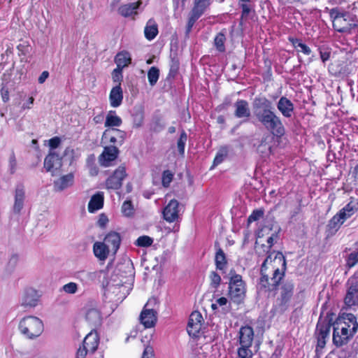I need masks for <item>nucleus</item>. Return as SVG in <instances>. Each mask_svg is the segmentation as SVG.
Segmentation results:
<instances>
[{"label": "nucleus", "mask_w": 358, "mask_h": 358, "mask_svg": "<svg viewBox=\"0 0 358 358\" xmlns=\"http://www.w3.org/2000/svg\"><path fill=\"white\" fill-rule=\"evenodd\" d=\"M229 282V297L235 303L240 304L245 298L246 287L242 276L231 271Z\"/></svg>", "instance_id": "6e6552de"}, {"label": "nucleus", "mask_w": 358, "mask_h": 358, "mask_svg": "<svg viewBox=\"0 0 358 358\" xmlns=\"http://www.w3.org/2000/svg\"><path fill=\"white\" fill-rule=\"evenodd\" d=\"M110 251L103 242H96L94 243V254L101 261H104L107 259Z\"/></svg>", "instance_id": "7c9ffc66"}, {"label": "nucleus", "mask_w": 358, "mask_h": 358, "mask_svg": "<svg viewBox=\"0 0 358 358\" xmlns=\"http://www.w3.org/2000/svg\"><path fill=\"white\" fill-rule=\"evenodd\" d=\"M83 274L85 275V277L87 280H94L99 275V272L98 271L87 272V273L83 272Z\"/></svg>", "instance_id": "338daca9"}, {"label": "nucleus", "mask_w": 358, "mask_h": 358, "mask_svg": "<svg viewBox=\"0 0 358 358\" xmlns=\"http://www.w3.org/2000/svg\"><path fill=\"white\" fill-rule=\"evenodd\" d=\"M215 262L217 269L223 270L227 264L226 255L222 248H219L215 257Z\"/></svg>", "instance_id": "72a5a7b5"}, {"label": "nucleus", "mask_w": 358, "mask_h": 358, "mask_svg": "<svg viewBox=\"0 0 358 358\" xmlns=\"http://www.w3.org/2000/svg\"><path fill=\"white\" fill-rule=\"evenodd\" d=\"M85 320L94 329L101 324L102 317L101 313L96 308H89L85 313Z\"/></svg>", "instance_id": "b1692460"}, {"label": "nucleus", "mask_w": 358, "mask_h": 358, "mask_svg": "<svg viewBox=\"0 0 358 358\" xmlns=\"http://www.w3.org/2000/svg\"><path fill=\"white\" fill-rule=\"evenodd\" d=\"M331 323L328 317L324 318L320 317L317 324V330L318 331L317 348H323L325 346L327 340L329 338Z\"/></svg>", "instance_id": "1a4fd4ad"}, {"label": "nucleus", "mask_w": 358, "mask_h": 358, "mask_svg": "<svg viewBox=\"0 0 358 358\" xmlns=\"http://www.w3.org/2000/svg\"><path fill=\"white\" fill-rule=\"evenodd\" d=\"M88 353H90V351L83 344L77 350L76 358H85Z\"/></svg>", "instance_id": "e2e57ef3"}, {"label": "nucleus", "mask_w": 358, "mask_h": 358, "mask_svg": "<svg viewBox=\"0 0 358 358\" xmlns=\"http://www.w3.org/2000/svg\"><path fill=\"white\" fill-rule=\"evenodd\" d=\"M216 302H217V304H218L219 306H224L222 308L224 313H229L230 311L231 307H230L229 304L227 306L228 300H227V298H225L224 296L220 297V298L217 299Z\"/></svg>", "instance_id": "864d4df0"}, {"label": "nucleus", "mask_w": 358, "mask_h": 358, "mask_svg": "<svg viewBox=\"0 0 358 358\" xmlns=\"http://www.w3.org/2000/svg\"><path fill=\"white\" fill-rule=\"evenodd\" d=\"M103 206V194L97 192L94 194L88 203V210L90 213H94L101 209Z\"/></svg>", "instance_id": "c85d7f7f"}, {"label": "nucleus", "mask_w": 358, "mask_h": 358, "mask_svg": "<svg viewBox=\"0 0 358 358\" xmlns=\"http://www.w3.org/2000/svg\"><path fill=\"white\" fill-rule=\"evenodd\" d=\"M122 211L126 216H130L134 213V208L131 201H125L122 206Z\"/></svg>", "instance_id": "3c124183"}, {"label": "nucleus", "mask_w": 358, "mask_h": 358, "mask_svg": "<svg viewBox=\"0 0 358 358\" xmlns=\"http://www.w3.org/2000/svg\"><path fill=\"white\" fill-rule=\"evenodd\" d=\"M208 6L201 3L200 2L195 1L192 10H191V13L196 15L198 17H201L204 13L206 8Z\"/></svg>", "instance_id": "49530a36"}, {"label": "nucleus", "mask_w": 358, "mask_h": 358, "mask_svg": "<svg viewBox=\"0 0 358 358\" xmlns=\"http://www.w3.org/2000/svg\"><path fill=\"white\" fill-rule=\"evenodd\" d=\"M62 166V158L55 151L50 150L44 159V168L47 172H55L59 170Z\"/></svg>", "instance_id": "f8f14e48"}, {"label": "nucleus", "mask_w": 358, "mask_h": 358, "mask_svg": "<svg viewBox=\"0 0 358 358\" xmlns=\"http://www.w3.org/2000/svg\"><path fill=\"white\" fill-rule=\"evenodd\" d=\"M174 174L170 170H165L162 173V183L163 187H169L173 179Z\"/></svg>", "instance_id": "c03bdc74"}, {"label": "nucleus", "mask_w": 358, "mask_h": 358, "mask_svg": "<svg viewBox=\"0 0 358 358\" xmlns=\"http://www.w3.org/2000/svg\"><path fill=\"white\" fill-rule=\"evenodd\" d=\"M17 167V161L15 154L13 152L9 158V171L10 174L15 173Z\"/></svg>", "instance_id": "bf43d9fd"}, {"label": "nucleus", "mask_w": 358, "mask_h": 358, "mask_svg": "<svg viewBox=\"0 0 358 358\" xmlns=\"http://www.w3.org/2000/svg\"><path fill=\"white\" fill-rule=\"evenodd\" d=\"M203 322V317L200 312L194 311L191 313L187 323V330L189 336L196 337L199 333Z\"/></svg>", "instance_id": "2eb2a0df"}, {"label": "nucleus", "mask_w": 358, "mask_h": 358, "mask_svg": "<svg viewBox=\"0 0 358 358\" xmlns=\"http://www.w3.org/2000/svg\"><path fill=\"white\" fill-rule=\"evenodd\" d=\"M153 243V239L148 236H139L135 242V245L138 247H149Z\"/></svg>", "instance_id": "37998d69"}, {"label": "nucleus", "mask_w": 358, "mask_h": 358, "mask_svg": "<svg viewBox=\"0 0 358 358\" xmlns=\"http://www.w3.org/2000/svg\"><path fill=\"white\" fill-rule=\"evenodd\" d=\"M210 286L217 289L221 282V277L215 271H212L210 273Z\"/></svg>", "instance_id": "8fccbe9b"}, {"label": "nucleus", "mask_w": 358, "mask_h": 358, "mask_svg": "<svg viewBox=\"0 0 358 358\" xmlns=\"http://www.w3.org/2000/svg\"><path fill=\"white\" fill-rule=\"evenodd\" d=\"M286 259L282 252L268 255L264 260L257 284V289L261 293L275 292L285 276Z\"/></svg>", "instance_id": "f257e3e1"}, {"label": "nucleus", "mask_w": 358, "mask_h": 358, "mask_svg": "<svg viewBox=\"0 0 358 358\" xmlns=\"http://www.w3.org/2000/svg\"><path fill=\"white\" fill-rule=\"evenodd\" d=\"M253 340V329L248 325L241 327L238 332V343L240 346L237 349L238 358H252L253 352L251 350V347Z\"/></svg>", "instance_id": "0eeeda50"}, {"label": "nucleus", "mask_w": 358, "mask_h": 358, "mask_svg": "<svg viewBox=\"0 0 358 358\" xmlns=\"http://www.w3.org/2000/svg\"><path fill=\"white\" fill-rule=\"evenodd\" d=\"M178 207L179 203L176 199L169 201L163 210V216L166 221L173 222L178 218Z\"/></svg>", "instance_id": "a211bd4d"}, {"label": "nucleus", "mask_w": 358, "mask_h": 358, "mask_svg": "<svg viewBox=\"0 0 358 358\" xmlns=\"http://www.w3.org/2000/svg\"><path fill=\"white\" fill-rule=\"evenodd\" d=\"M199 18V17L190 13L188 22L187 24V30H186L187 34H188L190 32L192 27L194 26V23Z\"/></svg>", "instance_id": "5fc2aeb1"}, {"label": "nucleus", "mask_w": 358, "mask_h": 358, "mask_svg": "<svg viewBox=\"0 0 358 358\" xmlns=\"http://www.w3.org/2000/svg\"><path fill=\"white\" fill-rule=\"evenodd\" d=\"M104 244L113 253H116L121 243V236L115 231L109 232L104 238Z\"/></svg>", "instance_id": "412c9836"}, {"label": "nucleus", "mask_w": 358, "mask_h": 358, "mask_svg": "<svg viewBox=\"0 0 358 358\" xmlns=\"http://www.w3.org/2000/svg\"><path fill=\"white\" fill-rule=\"evenodd\" d=\"M294 46L297 48L298 51L303 52L306 55H309L311 50L306 44L303 43L301 40L295 39L292 41Z\"/></svg>", "instance_id": "a18cd8bd"}, {"label": "nucleus", "mask_w": 358, "mask_h": 358, "mask_svg": "<svg viewBox=\"0 0 358 358\" xmlns=\"http://www.w3.org/2000/svg\"><path fill=\"white\" fill-rule=\"evenodd\" d=\"M348 289L344 299L345 304L348 307L358 306V280L352 277L348 280Z\"/></svg>", "instance_id": "9b49d317"}, {"label": "nucleus", "mask_w": 358, "mask_h": 358, "mask_svg": "<svg viewBox=\"0 0 358 358\" xmlns=\"http://www.w3.org/2000/svg\"><path fill=\"white\" fill-rule=\"evenodd\" d=\"M199 18V17L190 13L188 22L187 24V30H186L187 34H188L190 32L192 27L194 26V23Z\"/></svg>", "instance_id": "6e6d98bb"}, {"label": "nucleus", "mask_w": 358, "mask_h": 358, "mask_svg": "<svg viewBox=\"0 0 358 358\" xmlns=\"http://www.w3.org/2000/svg\"><path fill=\"white\" fill-rule=\"evenodd\" d=\"M62 290L67 294H75L78 291V285L76 282H69L62 287Z\"/></svg>", "instance_id": "603ef678"}, {"label": "nucleus", "mask_w": 358, "mask_h": 358, "mask_svg": "<svg viewBox=\"0 0 358 358\" xmlns=\"http://www.w3.org/2000/svg\"><path fill=\"white\" fill-rule=\"evenodd\" d=\"M358 264V250L350 252L346 258L345 266L351 268Z\"/></svg>", "instance_id": "79ce46f5"}, {"label": "nucleus", "mask_w": 358, "mask_h": 358, "mask_svg": "<svg viewBox=\"0 0 358 358\" xmlns=\"http://www.w3.org/2000/svg\"><path fill=\"white\" fill-rule=\"evenodd\" d=\"M64 155L65 157H70L71 160L72 161L75 155V150L73 148L68 147L65 149L64 152Z\"/></svg>", "instance_id": "774afa93"}, {"label": "nucleus", "mask_w": 358, "mask_h": 358, "mask_svg": "<svg viewBox=\"0 0 358 358\" xmlns=\"http://www.w3.org/2000/svg\"><path fill=\"white\" fill-rule=\"evenodd\" d=\"M99 343V338L97 332L94 329L85 337L83 344L87 348L90 354H93L97 349Z\"/></svg>", "instance_id": "4be33fe9"}, {"label": "nucleus", "mask_w": 358, "mask_h": 358, "mask_svg": "<svg viewBox=\"0 0 358 358\" xmlns=\"http://www.w3.org/2000/svg\"><path fill=\"white\" fill-rule=\"evenodd\" d=\"M225 34L222 31L217 34L214 39L215 46L216 49L220 52H223L225 51Z\"/></svg>", "instance_id": "c9c22d12"}, {"label": "nucleus", "mask_w": 358, "mask_h": 358, "mask_svg": "<svg viewBox=\"0 0 358 358\" xmlns=\"http://www.w3.org/2000/svg\"><path fill=\"white\" fill-rule=\"evenodd\" d=\"M264 214V210L263 209H256L253 210L251 215L248 218V224L253 222L257 221L260 218L263 217Z\"/></svg>", "instance_id": "09e8293b"}, {"label": "nucleus", "mask_w": 358, "mask_h": 358, "mask_svg": "<svg viewBox=\"0 0 358 358\" xmlns=\"http://www.w3.org/2000/svg\"><path fill=\"white\" fill-rule=\"evenodd\" d=\"M318 52L320 54V57L321 61L323 63H325L330 58L331 49L327 44H323L318 48Z\"/></svg>", "instance_id": "e433bc0d"}, {"label": "nucleus", "mask_w": 358, "mask_h": 358, "mask_svg": "<svg viewBox=\"0 0 358 358\" xmlns=\"http://www.w3.org/2000/svg\"><path fill=\"white\" fill-rule=\"evenodd\" d=\"M343 223L335 215L329 221L326 227L327 237L334 236Z\"/></svg>", "instance_id": "2f4dec72"}, {"label": "nucleus", "mask_w": 358, "mask_h": 358, "mask_svg": "<svg viewBox=\"0 0 358 358\" xmlns=\"http://www.w3.org/2000/svg\"><path fill=\"white\" fill-rule=\"evenodd\" d=\"M187 139V134L184 130H182V132L180 133V137L177 142L178 150L181 155H183L185 153V147Z\"/></svg>", "instance_id": "a19ab883"}, {"label": "nucleus", "mask_w": 358, "mask_h": 358, "mask_svg": "<svg viewBox=\"0 0 358 358\" xmlns=\"http://www.w3.org/2000/svg\"><path fill=\"white\" fill-rule=\"evenodd\" d=\"M142 2L138 1L135 3H129L122 5L118 8V13L123 17H129L136 13V9L141 5Z\"/></svg>", "instance_id": "cd10ccee"}, {"label": "nucleus", "mask_w": 358, "mask_h": 358, "mask_svg": "<svg viewBox=\"0 0 358 358\" xmlns=\"http://www.w3.org/2000/svg\"><path fill=\"white\" fill-rule=\"evenodd\" d=\"M159 77V70L155 66H152L148 72V78L151 86H154Z\"/></svg>", "instance_id": "4c0bfd02"}, {"label": "nucleus", "mask_w": 358, "mask_h": 358, "mask_svg": "<svg viewBox=\"0 0 358 358\" xmlns=\"http://www.w3.org/2000/svg\"><path fill=\"white\" fill-rule=\"evenodd\" d=\"M18 329L26 338L34 340L42 334L44 324L43 321L36 316H27L20 321Z\"/></svg>", "instance_id": "423d86ee"}, {"label": "nucleus", "mask_w": 358, "mask_h": 358, "mask_svg": "<svg viewBox=\"0 0 358 358\" xmlns=\"http://www.w3.org/2000/svg\"><path fill=\"white\" fill-rule=\"evenodd\" d=\"M227 148H222L220 150L214 159L213 161V166H217L218 164H221L224 159L227 156Z\"/></svg>", "instance_id": "de8ad7c7"}, {"label": "nucleus", "mask_w": 358, "mask_h": 358, "mask_svg": "<svg viewBox=\"0 0 358 358\" xmlns=\"http://www.w3.org/2000/svg\"><path fill=\"white\" fill-rule=\"evenodd\" d=\"M131 62V55L128 51L122 50L119 52L115 57V63L117 67L123 69L128 66Z\"/></svg>", "instance_id": "c756f323"}, {"label": "nucleus", "mask_w": 358, "mask_h": 358, "mask_svg": "<svg viewBox=\"0 0 358 358\" xmlns=\"http://www.w3.org/2000/svg\"><path fill=\"white\" fill-rule=\"evenodd\" d=\"M252 110L256 120L273 136L281 138L285 134L281 118L275 113L268 99L256 96L252 101Z\"/></svg>", "instance_id": "f03ea898"}, {"label": "nucleus", "mask_w": 358, "mask_h": 358, "mask_svg": "<svg viewBox=\"0 0 358 358\" xmlns=\"http://www.w3.org/2000/svg\"><path fill=\"white\" fill-rule=\"evenodd\" d=\"M74 175L72 173H68L60 177L53 183L54 189L56 192H62L73 185Z\"/></svg>", "instance_id": "5701e85b"}, {"label": "nucleus", "mask_w": 358, "mask_h": 358, "mask_svg": "<svg viewBox=\"0 0 358 358\" xmlns=\"http://www.w3.org/2000/svg\"><path fill=\"white\" fill-rule=\"evenodd\" d=\"M122 69L117 67L113 71L112 73V77L113 80L115 83H120L122 79Z\"/></svg>", "instance_id": "052dcab7"}, {"label": "nucleus", "mask_w": 358, "mask_h": 358, "mask_svg": "<svg viewBox=\"0 0 358 358\" xmlns=\"http://www.w3.org/2000/svg\"><path fill=\"white\" fill-rule=\"evenodd\" d=\"M133 123L134 126L138 128L142 126L143 123V111L141 108H138L135 113H133Z\"/></svg>", "instance_id": "ea45409f"}, {"label": "nucleus", "mask_w": 358, "mask_h": 358, "mask_svg": "<svg viewBox=\"0 0 358 358\" xmlns=\"http://www.w3.org/2000/svg\"><path fill=\"white\" fill-rule=\"evenodd\" d=\"M145 36L147 39L151 41L155 38L158 34V29L156 24L147 25L144 30Z\"/></svg>", "instance_id": "58836bf2"}, {"label": "nucleus", "mask_w": 358, "mask_h": 358, "mask_svg": "<svg viewBox=\"0 0 358 358\" xmlns=\"http://www.w3.org/2000/svg\"><path fill=\"white\" fill-rule=\"evenodd\" d=\"M119 150L115 145L106 146L103 149L101 158H103V162L102 165L108 166L109 162L115 160L118 155Z\"/></svg>", "instance_id": "a878e982"}, {"label": "nucleus", "mask_w": 358, "mask_h": 358, "mask_svg": "<svg viewBox=\"0 0 358 358\" xmlns=\"http://www.w3.org/2000/svg\"><path fill=\"white\" fill-rule=\"evenodd\" d=\"M141 358H155L154 350L152 346L148 345L144 348Z\"/></svg>", "instance_id": "680f3d73"}, {"label": "nucleus", "mask_w": 358, "mask_h": 358, "mask_svg": "<svg viewBox=\"0 0 358 358\" xmlns=\"http://www.w3.org/2000/svg\"><path fill=\"white\" fill-rule=\"evenodd\" d=\"M199 18V17L190 13L188 22L187 24V30H186L187 34H188L190 32L192 27L194 26V23Z\"/></svg>", "instance_id": "4d7b16f0"}, {"label": "nucleus", "mask_w": 358, "mask_h": 358, "mask_svg": "<svg viewBox=\"0 0 358 358\" xmlns=\"http://www.w3.org/2000/svg\"><path fill=\"white\" fill-rule=\"evenodd\" d=\"M199 18V17L190 13L188 22L187 24V30H186L187 34H188L190 32L192 27L194 26V23Z\"/></svg>", "instance_id": "13d9d810"}, {"label": "nucleus", "mask_w": 358, "mask_h": 358, "mask_svg": "<svg viewBox=\"0 0 358 358\" xmlns=\"http://www.w3.org/2000/svg\"><path fill=\"white\" fill-rule=\"evenodd\" d=\"M148 303L145 304L140 315L141 322L145 328H151L157 322V312L152 308H148Z\"/></svg>", "instance_id": "f3484780"}, {"label": "nucleus", "mask_w": 358, "mask_h": 358, "mask_svg": "<svg viewBox=\"0 0 358 358\" xmlns=\"http://www.w3.org/2000/svg\"><path fill=\"white\" fill-rule=\"evenodd\" d=\"M24 189L22 185H17L15 193V202L13 205V212L19 214L24 206Z\"/></svg>", "instance_id": "393cba45"}, {"label": "nucleus", "mask_w": 358, "mask_h": 358, "mask_svg": "<svg viewBox=\"0 0 358 358\" xmlns=\"http://www.w3.org/2000/svg\"><path fill=\"white\" fill-rule=\"evenodd\" d=\"M127 136V133L118 129H106L102 136V139L112 144L122 145Z\"/></svg>", "instance_id": "4468645a"}, {"label": "nucleus", "mask_w": 358, "mask_h": 358, "mask_svg": "<svg viewBox=\"0 0 358 358\" xmlns=\"http://www.w3.org/2000/svg\"><path fill=\"white\" fill-rule=\"evenodd\" d=\"M122 123V119L117 116L115 110H110L106 117L105 127H120Z\"/></svg>", "instance_id": "473e14b6"}, {"label": "nucleus", "mask_w": 358, "mask_h": 358, "mask_svg": "<svg viewBox=\"0 0 358 358\" xmlns=\"http://www.w3.org/2000/svg\"><path fill=\"white\" fill-rule=\"evenodd\" d=\"M123 99V92L120 84L112 88L109 100L110 106L113 108H117L122 104Z\"/></svg>", "instance_id": "bb28decb"}, {"label": "nucleus", "mask_w": 358, "mask_h": 358, "mask_svg": "<svg viewBox=\"0 0 358 358\" xmlns=\"http://www.w3.org/2000/svg\"><path fill=\"white\" fill-rule=\"evenodd\" d=\"M358 211V202L351 199V201L341 208L336 215L344 223L348 219L350 218Z\"/></svg>", "instance_id": "6ab92c4d"}, {"label": "nucleus", "mask_w": 358, "mask_h": 358, "mask_svg": "<svg viewBox=\"0 0 358 358\" xmlns=\"http://www.w3.org/2000/svg\"><path fill=\"white\" fill-rule=\"evenodd\" d=\"M343 318L348 320L350 324H342L341 320H338L336 326L334 327L333 342L338 347L347 343L358 329L357 317L353 314L343 313Z\"/></svg>", "instance_id": "7ed1b4c3"}, {"label": "nucleus", "mask_w": 358, "mask_h": 358, "mask_svg": "<svg viewBox=\"0 0 358 358\" xmlns=\"http://www.w3.org/2000/svg\"><path fill=\"white\" fill-rule=\"evenodd\" d=\"M276 106L278 110L284 117L289 118L294 114V103L285 96H281L277 102Z\"/></svg>", "instance_id": "aec40b11"}, {"label": "nucleus", "mask_w": 358, "mask_h": 358, "mask_svg": "<svg viewBox=\"0 0 358 358\" xmlns=\"http://www.w3.org/2000/svg\"><path fill=\"white\" fill-rule=\"evenodd\" d=\"M241 8H242L241 17L247 18L249 13H250V8L249 5H248L246 3H243L241 5Z\"/></svg>", "instance_id": "69168bd1"}, {"label": "nucleus", "mask_w": 358, "mask_h": 358, "mask_svg": "<svg viewBox=\"0 0 358 358\" xmlns=\"http://www.w3.org/2000/svg\"><path fill=\"white\" fill-rule=\"evenodd\" d=\"M278 295L273 303L271 313L273 315H282L289 310L294 292L292 280L282 281L278 288Z\"/></svg>", "instance_id": "20e7f679"}, {"label": "nucleus", "mask_w": 358, "mask_h": 358, "mask_svg": "<svg viewBox=\"0 0 358 358\" xmlns=\"http://www.w3.org/2000/svg\"><path fill=\"white\" fill-rule=\"evenodd\" d=\"M329 15L334 29L338 32L349 34L352 29L358 27L354 15L341 8H332Z\"/></svg>", "instance_id": "39448f33"}, {"label": "nucleus", "mask_w": 358, "mask_h": 358, "mask_svg": "<svg viewBox=\"0 0 358 358\" xmlns=\"http://www.w3.org/2000/svg\"><path fill=\"white\" fill-rule=\"evenodd\" d=\"M61 143V139L57 137H53L49 140V146L50 150L56 149Z\"/></svg>", "instance_id": "0e129e2a"}, {"label": "nucleus", "mask_w": 358, "mask_h": 358, "mask_svg": "<svg viewBox=\"0 0 358 358\" xmlns=\"http://www.w3.org/2000/svg\"><path fill=\"white\" fill-rule=\"evenodd\" d=\"M126 169L120 166L106 180V187L108 189H119L122 185V181L127 177Z\"/></svg>", "instance_id": "9d476101"}, {"label": "nucleus", "mask_w": 358, "mask_h": 358, "mask_svg": "<svg viewBox=\"0 0 358 358\" xmlns=\"http://www.w3.org/2000/svg\"><path fill=\"white\" fill-rule=\"evenodd\" d=\"M278 238L277 234H272L270 237L267 239V243L268 245H266L264 244H262L259 248H258L256 250V252L258 254V255H260L261 252L259 251L261 249L263 250L264 252L266 254L269 253L268 255L271 253H276L275 252H270V250L271 247L273 245L275 240Z\"/></svg>", "instance_id": "f704fd0d"}, {"label": "nucleus", "mask_w": 358, "mask_h": 358, "mask_svg": "<svg viewBox=\"0 0 358 358\" xmlns=\"http://www.w3.org/2000/svg\"><path fill=\"white\" fill-rule=\"evenodd\" d=\"M40 297L37 290L31 287L27 288L22 296L20 304L24 308H34L38 305Z\"/></svg>", "instance_id": "ddd939ff"}, {"label": "nucleus", "mask_w": 358, "mask_h": 358, "mask_svg": "<svg viewBox=\"0 0 358 358\" xmlns=\"http://www.w3.org/2000/svg\"><path fill=\"white\" fill-rule=\"evenodd\" d=\"M234 106V116L238 119H243V122H248L251 117V111L248 102L244 99H238Z\"/></svg>", "instance_id": "dca6fc26"}]
</instances>
